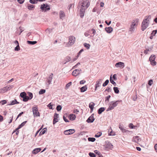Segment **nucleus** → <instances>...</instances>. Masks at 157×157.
I'll return each instance as SVG.
<instances>
[{
  "label": "nucleus",
  "instance_id": "1",
  "mask_svg": "<svg viewBox=\"0 0 157 157\" xmlns=\"http://www.w3.org/2000/svg\"><path fill=\"white\" fill-rule=\"evenodd\" d=\"M151 16L149 15L145 17L141 25V29L144 31L148 26L149 24V20L151 19Z\"/></svg>",
  "mask_w": 157,
  "mask_h": 157
},
{
  "label": "nucleus",
  "instance_id": "2",
  "mask_svg": "<svg viewBox=\"0 0 157 157\" xmlns=\"http://www.w3.org/2000/svg\"><path fill=\"white\" fill-rule=\"evenodd\" d=\"M121 100H118L116 101H112L109 103V106L106 110L107 111L113 109L115 107H116L118 103L121 102Z\"/></svg>",
  "mask_w": 157,
  "mask_h": 157
},
{
  "label": "nucleus",
  "instance_id": "3",
  "mask_svg": "<svg viewBox=\"0 0 157 157\" xmlns=\"http://www.w3.org/2000/svg\"><path fill=\"white\" fill-rule=\"evenodd\" d=\"M38 110V108L37 106L33 107L32 111L34 117L40 116V113Z\"/></svg>",
  "mask_w": 157,
  "mask_h": 157
},
{
  "label": "nucleus",
  "instance_id": "4",
  "mask_svg": "<svg viewBox=\"0 0 157 157\" xmlns=\"http://www.w3.org/2000/svg\"><path fill=\"white\" fill-rule=\"evenodd\" d=\"M40 9L42 11H46L50 9L49 6L47 4H43L41 5Z\"/></svg>",
  "mask_w": 157,
  "mask_h": 157
},
{
  "label": "nucleus",
  "instance_id": "5",
  "mask_svg": "<svg viewBox=\"0 0 157 157\" xmlns=\"http://www.w3.org/2000/svg\"><path fill=\"white\" fill-rule=\"evenodd\" d=\"M104 147L106 148L111 149L113 147V145L109 141H105V144L104 145Z\"/></svg>",
  "mask_w": 157,
  "mask_h": 157
},
{
  "label": "nucleus",
  "instance_id": "6",
  "mask_svg": "<svg viewBox=\"0 0 157 157\" xmlns=\"http://www.w3.org/2000/svg\"><path fill=\"white\" fill-rule=\"evenodd\" d=\"M82 71V70L81 69H76L73 71L72 74L73 75L76 76L80 74V71Z\"/></svg>",
  "mask_w": 157,
  "mask_h": 157
},
{
  "label": "nucleus",
  "instance_id": "7",
  "mask_svg": "<svg viewBox=\"0 0 157 157\" xmlns=\"http://www.w3.org/2000/svg\"><path fill=\"white\" fill-rule=\"evenodd\" d=\"M75 38L73 36H70L69 38V43L70 45H72L75 43Z\"/></svg>",
  "mask_w": 157,
  "mask_h": 157
},
{
  "label": "nucleus",
  "instance_id": "8",
  "mask_svg": "<svg viewBox=\"0 0 157 157\" xmlns=\"http://www.w3.org/2000/svg\"><path fill=\"white\" fill-rule=\"evenodd\" d=\"M94 113H93L90 116L88 117V118L86 121L87 123H93L94 121L95 120V118L94 117Z\"/></svg>",
  "mask_w": 157,
  "mask_h": 157
},
{
  "label": "nucleus",
  "instance_id": "9",
  "mask_svg": "<svg viewBox=\"0 0 157 157\" xmlns=\"http://www.w3.org/2000/svg\"><path fill=\"white\" fill-rule=\"evenodd\" d=\"M59 117V114L55 113L54 115V118L53 121V124H55L58 121V118Z\"/></svg>",
  "mask_w": 157,
  "mask_h": 157
},
{
  "label": "nucleus",
  "instance_id": "10",
  "mask_svg": "<svg viewBox=\"0 0 157 157\" xmlns=\"http://www.w3.org/2000/svg\"><path fill=\"white\" fill-rule=\"evenodd\" d=\"M115 66L117 67H119L121 68H123L124 67V64L123 62H119L115 64Z\"/></svg>",
  "mask_w": 157,
  "mask_h": 157
},
{
  "label": "nucleus",
  "instance_id": "11",
  "mask_svg": "<svg viewBox=\"0 0 157 157\" xmlns=\"http://www.w3.org/2000/svg\"><path fill=\"white\" fill-rule=\"evenodd\" d=\"M81 6L84 7L85 6L86 7V9H87L90 6V2H86L85 1H82V2H81Z\"/></svg>",
  "mask_w": 157,
  "mask_h": 157
},
{
  "label": "nucleus",
  "instance_id": "12",
  "mask_svg": "<svg viewBox=\"0 0 157 157\" xmlns=\"http://www.w3.org/2000/svg\"><path fill=\"white\" fill-rule=\"evenodd\" d=\"M85 10L83 7L81 6L80 10V16L81 18H82L84 15Z\"/></svg>",
  "mask_w": 157,
  "mask_h": 157
},
{
  "label": "nucleus",
  "instance_id": "13",
  "mask_svg": "<svg viewBox=\"0 0 157 157\" xmlns=\"http://www.w3.org/2000/svg\"><path fill=\"white\" fill-rule=\"evenodd\" d=\"M101 79H99L98 81L96 82V84L95 85V90H97L98 87H99L101 83Z\"/></svg>",
  "mask_w": 157,
  "mask_h": 157
},
{
  "label": "nucleus",
  "instance_id": "14",
  "mask_svg": "<svg viewBox=\"0 0 157 157\" xmlns=\"http://www.w3.org/2000/svg\"><path fill=\"white\" fill-rule=\"evenodd\" d=\"M41 149L40 148H37L34 149L32 151V153L33 154H36L40 152Z\"/></svg>",
  "mask_w": 157,
  "mask_h": 157
},
{
  "label": "nucleus",
  "instance_id": "15",
  "mask_svg": "<svg viewBox=\"0 0 157 157\" xmlns=\"http://www.w3.org/2000/svg\"><path fill=\"white\" fill-rule=\"evenodd\" d=\"M68 118L71 121H73L75 120L76 118V116L75 114H71L68 116Z\"/></svg>",
  "mask_w": 157,
  "mask_h": 157
},
{
  "label": "nucleus",
  "instance_id": "16",
  "mask_svg": "<svg viewBox=\"0 0 157 157\" xmlns=\"http://www.w3.org/2000/svg\"><path fill=\"white\" fill-rule=\"evenodd\" d=\"M65 16V15L64 12L62 10H60L59 13V18L60 19H63V18Z\"/></svg>",
  "mask_w": 157,
  "mask_h": 157
},
{
  "label": "nucleus",
  "instance_id": "17",
  "mask_svg": "<svg viewBox=\"0 0 157 157\" xmlns=\"http://www.w3.org/2000/svg\"><path fill=\"white\" fill-rule=\"evenodd\" d=\"M105 29L107 33H109L112 32L113 28L111 27H109L105 28Z\"/></svg>",
  "mask_w": 157,
  "mask_h": 157
},
{
  "label": "nucleus",
  "instance_id": "18",
  "mask_svg": "<svg viewBox=\"0 0 157 157\" xmlns=\"http://www.w3.org/2000/svg\"><path fill=\"white\" fill-rule=\"evenodd\" d=\"M137 25V24H136L135 22H132V24L131 25L129 29L130 31H133L135 29V26Z\"/></svg>",
  "mask_w": 157,
  "mask_h": 157
},
{
  "label": "nucleus",
  "instance_id": "19",
  "mask_svg": "<svg viewBox=\"0 0 157 157\" xmlns=\"http://www.w3.org/2000/svg\"><path fill=\"white\" fill-rule=\"evenodd\" d=\"M53 76V74L52 73H51V75H50L47 79V82L49 84H50L51 83L52 80V79Z\"/></svg>",
  "mask_w": 157,
  "mask_h": 157
},
{
  "label": "nucleus",
  "instance_id": "20",
  "mask_svg": "<svg viewBox=\"0 0 157 157\" xmlns=\"http://www.w3.org/2000/svg\"><path fill=\"white\" fill-rule=\"evenodd\" d=\"M87 89V86L86 85L81 87L80 88V90L81 92H84L86 91Z\"/></svg>",
  "mask_w": 157,
  "mask_h": 157
},
{
  "label": "nucleus",
  "instance_id": "21",
  "mask_svg": "<svg viewBox=\"0 0 157 157\" xmlns=\"http://www.w3.org/2000/svg\"><path fill=\"white\" fill-rule=\"evenodd\" d=\"M19 102H18L17 100L15 99L13 100L12 101H11L10 104H9L8 105H13L16 104H19Z\"/></svg>",
  "mask_w": 157,
  "mask_h": 157
},
{
  "label": "nucleus",
  "instance_id": "22",
  "mask_svg": "<svg viewBox=\"0 0 157 157\" xmlns=\"http://www.w3.org/2000/svg\"><path fill=\"white\" fill-rule=\"evenodd\" d=\"M71 60V58L69 56H67L65 58V59L63 61V64H66L67 63L69 62Z\"/></svg>",
  "mask_w": 157,
  "mask_h": 157
},
{
  "label": "nucleus",
  "instance_id": "23",
  "mask_svg": "<svg viewBox=\"0 0 157 157\" xmlns=\"http://www.w3.org/2000/svg\"><path fill=\"white\" fill-rule=\"evenodd\" d=\"M27 7L28 9L29 10H33L35 7V6L33 5L28 4V5Z\"/></svg>",
  "mask_w": 157,
  "mask_h": 157
},
{
  "label": "nucleus",
  "instance_id": "24",
  "mask_svg": "<svg viewBox=\"0 0 157 157\" xmlns=\"http://www.w3.org/2000/svg\"><path fill=\"white\" fill-rule=\"evenodd\" d=\"M105 109L104 107H101L98 110V113L99 114H101L102 112H104Z\"/></svg>",
  "mask_w": 157,
  "mask_h": 157
},
{
  "label": "nucleus",
  "instance_id": "25",
  "mask_svg": "<svg viewBox=\"0 0 157 157\" xmlns=\"http://www.w3.org/2000/svg\"><path fill=\"white\" fill-rule=\"evenodd\" d=\"M27 43L28 44L33 45L36 44L37 43V42L36 41H31L30 40H27Z\"/></svg>",
  "mask_w": 157,
  "mask_h": 157
},
{
  "label": "nucleus",
  "instance_id": "26",
  "mask_svg": "<svg viewBox=\"0 0 157 157\" xmlns=\"http://www.w3.org/2000/svg\"><path fill=\"white\" fill-rule=\"evenodd\" d=\"M47 131V128H44L40 132L39 136H40L44 134Z\"/></svg>",
  "mask_w": 157,
  "mask_h": 157
},
{
  "label": "nucleus",
  "instance_id": "27",
  "mask_svg": "<svg viewBox=\"0 0 157 157\" xmlns=\"http://www.w3.org/2000/svg\"><path fill=\"white\" fill-rule=\"evenodd\" d=\"M110 82L112 83L113 85L114 86H116V83L113 80L112 77V75H111L110 77Z\"/></svg>",
  "mask_w": 157,
  "mask_h": 157
},
{
  "label": "nucleus",
  "instance_id": "28",
  "mask_svg": "<svg viewBox=\"0 0 157 157\" xmlns=\"http://www.w3.org/2000/svg\"><path fill=\"white\" fill-rule=\"evenodd\" d=\"M94 153L98 155L99 157H103L101 152L97 150H95L94 151Z\"/></svg>",
  "mask_w": 157,
  "mask_h": 157
},
{
  "label": "nucleus",
  "instance_id": "29",
  "mask_svg": "<svg viewBox=\"0 0 157 157\" xmlns=\"http://www.w3.org/2000/svg\"><path fill=\"white\" fill-rule=\"evenodd\" d=\"M26 95L27 94L25 92H21L20 95V97L22 98V99L25 98Z\"/></svg>",
  "mask_w": 157,
  "mask_h": 157
},
{
  "label": "nucleus",
  "instance_id": "30",
  "mask_svg": "<svg viewBox=\"0 0 157 157\" xmlns=\"http://www.w3.org/2000/svg\"><path fill=\"white\" fill-rule=\"evenodd\" d=\"M113 89L115 94H118L119 93V90L118 87H114L113 88Z\"/></svg>",
  "mask_w": 157,
  "mask_h": 157
},
{
  "label": "nucleus",
  "instance_id": "31",
  "mask_svg": "<svg viewBox=\"0 0 157 157\" xmlns=\"http://www.w3.org/2000/svg\"><path fill=\"white\" fill-rule=\"evenodd\" d=\"M108 132V135L109 136H114L115 135V133L113 132L112 130L111 129V131H110L109 130Z\"/></svg>",
  "mask_w": 157,
  "mask_h": 157
},
{
  "label": "nucleus",
  "instance_id": "32",
  "mask_svg": "<svg viewBox=\"0 0 157 157\" xmlns=\"http://www.w3.org/2000/svg\"><path fill=\"white\" fill-rule=\"evenodd\" d=\"M27 94L28 95V98L30 100H31L33 97V94L32 93L30 92H28Z\"/></svg>",
  "mask_w": 157,
  "mask_h": 157
},
{
  "label": "nucleus",
  "instance_id": "33",
  "mask_svg": "<svg viewBox=\"0 0 157 157\" xmlns=\"http://www.w3.org/2000/svg\"><path fill=\"white\" fill-rule=\"evenodd\" d=\"M88 141L90 142H94L95 140V138L94 137H89L88 138Z\"/></svg>",
  "mask_w": 157,
  "mask_h": 157
},
{
  "label": "nucleus",
  "instance_id": "34",
  "mask_svg": "<svg viewBox=\"0 0 157 157\" xmlns=\"http://www.w3.org/2000/svg\"><path fill=\"white\" fill-rule=\"evenodd\" d=\"M155 56L154 55H151L149 58V61H152L153 60H155Z\"/></svg>",
  "mask_w": 157,
  "mask_h": 157
},
{
  "label": "nucleus",
  "instance_id": "35",
  "mask_svg": "<svg viewBox=\"0 0 157 157\" xmlns=\"http://www.w3.org/2000/svg\"><path fill=\"white\" fill-rule=\"evenodd\" d=\"M128 127L129 128L131 129L135 128L136 127H137L136 126H134L133 125V124L131 123L129 124Z\"/></svg>",
  "mask_w": 157,
  "mask_h": 157
},
{
  "label": "nucleus",
  "instance_id": "36",
  "mask_svg": "<svg viewBox=\"0 0 157 157\" xmlns=\"http://www.w3.org/2000/svg\"><path fill=\"white\" fill-rule=\"evenodd\" d=\"M102 135V132H99L94 135V137L96 138H98L100 137Z\"/></svg>",
  "mask_w": 157,
  "mask_h": 157
},
{
  "label": "nucleus",
  "instance_id": "37",
  "mask_svg": "<svg viewBox=\"0 0 157 157\" xmlns=\"http://www.w3.org/2000/svg\"><path fill=\"white\" fill-rule=\"evenodd\" d=\"M95 104L93 102H91L89 104V106L90 108H94Z\"/></svg>",
  "mask_w": 157,
  "mask_h": 157
},
{
  "label": "nucleus",
  "instance_id": "38",
  "mask_svg": "<svg viewBox=\"0 0 157 157\" xmlns=\"http://www.w3.org/2000/svg\"><path fill=\"white\" fill-rule=\"evenodd\" d=\"M109 83V80L108 79L106 80L105 82L103 84L102 86L103 87H105L106 86H107L108 83Z\"/></svg>",
  "mask_w": 157,
  "mask_h": 157
},
{
  "label": "nucleus",
  "instance_id": "39",
  "mask_svg": "<svg viewBox=\"0 0 157 157\" xmlns=\"http://www.w3.org/2000/svg\"><path fill=\"white\" fill-rule=\"evenodd\" d=\"M30 100L28 98V96L27 95L23 98L22 99V101L24 102H27Z\"/></svg>",
  "mask_w": 157,
  "mask_h": 157
},
{
  "label": "nucleus",
  "instance_id": "40",
  "mask_svg": "<svg viewBox=\"0 0 157 157\" xmlns=\"http://www.w3.org/2000/svg\"><path fill=\"white\" fill-rule=\"evenodd\" d=\"M122 132L123 133H125L126 134H128L130 132V131L128 130L125 129L124 128L123 129L121 130Z\"/></svg>",
  "mask_w": 157,
  "mask_h": 157
},
{
  "label": "nucleus",
  "instance_id": "41",
  "mask_svg": "<svg viewBox=\"0 0 157 157\" xmlns=\"http://www.w3.org/2000/svg\"><path fill=\"white\" fill-rule=\"evenodd\" d=\"M122 132L123 133H125L126 134H128L130 132V131L128 130L125 129L124 128L123 129L121 130Z\"/></svg>",
  "mask_w": 157,
  "mask_h": 157
},
{
  "label": "nucleus",
  "instance_id": "42",
  "mask_svg": "<svg viewBox=\"0 0 157 157\" xmlns=\"http://www.w3.org/2000/svg\"><path fill=\"white\" fill-rule=\"evenodd\" d=\"M46 92V90L45 89H41L39 91V94H42Z\"/></svg>",
  "mask_w": 157,
  "mask_h": 157
},
{
  "label": "nucleus",
  "instance_id": "43",
  "mask_svg": "<svg viewBox=\"0 0 157 157\" xmlns=\"http://www.w3.org/2000/svg\"><path fill=\"white\" fill-rule=\"evenodd\" d=\"M84 46L87 49H89L90 46V45L89 44H87L86 43H85L84 44Z\"/></svg>",
  "mask_w": 157,
  "mask_h": 157
},
{
  "label": "nucleus",
  "instance_id": "44",
  "mask_svg": "<svg viewBox=\"0 0 157 157\" xmlns=\"http://www.w3.org/2000/svg\"><path fill=\"white\" fill-rule=\"evenodd\" d=\"M30 3L33 4H36L37 3V0H29V1Z\"/></svg>",
  "mask_w": 157,
  "mask_h": 157
},
{
  "label": "nucleus",
  "instance_id": "45",
  "mask_svg": "<svg viewBox=\"0 0 157 157\" xmlns=\"http://www.w3.org/2000/svg\"><path fill=\"white\" fill-rule=\"evenodd\" d=\"M91 32H92V33L94 34V36L95 34L96 31L94 29H92L90 30L89 31L88 33H91Z\"/></svg>",
  "mask_w": 157,
  "mask_h": 157
},
{
  "label": "nucleus",
  "instance_id": "46",
  "mask_svg": "<svg viewBox=\"0 0 157 157\" xmlns=\"http://www.w3.org/2000/svg\"><path fill=\"white\" fill-rule=\"evenodd\" d=\"M62 106L60 105H58L56 108V109L58 111H60L62 109Z\"/></svg>",
  "mask_w": 157,
  "mask_h": 157
},
{
  "label": "nucleus",
  "instance_id": "47",
  "mask_svg": "<svg viewBox=\"0 0 157 157\" xmlns=\"http://www.w3.org/2000/svg\"><path fill=\"white\" fill-rule=\"evenodd\" d=\"M148 48V46H145V48L146 49L144 50V53L145 54H147L148 51L150 52V49H147Z\"/></svg>",
  "mask_w": 157,
  "mask_h": 157
},
{
  "label": "nucleus",
  "instance_id": "48",
  "mask_svg": "<svg viewBox=\"0 0 157 157\" xmlns=\"http://www.w3.org/2000/svg\"><path fill=\"white\" fill-rule=\"evenodd\" d=\"M89 155L90 157H96V155L92 152H90L89 153Z\"/></svg>",
  "mask_w": 157,
  "mask_h": 157
},
{
  "label": "nucleus",
  "instance_id": "49",
  "mask_svg": "<svg viewBox=\"0 0 157 157\" xmlns=\"http://www.w3.org/2000/svg\"><path fill=\"white\" fill-rule=\"evenodd\" d=\"M68 131H69V133H70V135L71 134H73L75 132V130L74 129H68Z\"/></svg>",
  "mask_w": 157,
  "mask_h": 157
},
{
  "label": "nucleus",
  "instance_id": "50",
  "mask_svg": "<svg viewBox=\"0 0 157 157\" xmlns=\"http://www.w3.org/2000/svg\"><path fill=\"white\" fill-rule=\"evenodd\" d=\"M157 29L154 30L152 32V33H151V35H153V36H155V34H156V33H157Z\"/></svg>",
  "mask_w": 157,
  "mask_h": 157
},
{
  "label": "nucleus",
  "instance_id": "51",
  "mask_svg": "<svg viewBox=\"0 0 157 157\" xmlns=\"http://www.w3.org/2000/svg\"><path fill=\"white\" fill-rule=\"evenodd\" d=\"M43 125L37 131V132H36V134H35V136H36L37 134H38V133H39V132L42 129V128H43Z\"/></svg>",
  "mask_w": 157,
  "mask_h": 157
},
{
  "label": "nucleus",
  "instance_id": "52",
  "mask_svg": "<svg viewBox=\"0 0 157 157\" xmlns=\"http://www.w3.org/2000/svg\"><path fill=\"white\" fill-rule=\"evenodd\" d=\"M151 62V64L152 65L155 66L156 65V62L155 61V60H153L152 61H150Z\"/></svg>",
  "mask_w": 157,
  "mask_h": 157
},
{
  "label": "nucleus",
  "instance_id": "53",
  "mask_svg": "<svg viewBox=\"0 0 157 157\" xmlns=\"http://www.w3.org/2000/svg\"><path fill=\"white\" fill-rule=\"evenodd\" d=\"M20 50V48L19 45H17V46L15 48L14 50L15 51H18Z\"/></svg>",
  "mask_w": 157,
  "mask_h": 157
},
{
  "label": "nucleus",
  "instance_id": "54",
  "mask_svg": "<svg viewBox=\"0 0 157 157\" xmlns=\"http://www.w3.org/2000/svg\"><path fill=\"white\" fill-rule=\"evenodd\" d=\"M84 51L83 49H81L77 54V57H78L80 55L81 53Z\"/></svg>",
  "mask_w": 157,
  "mask_h": 157
},
{
  "label": "nucleus",
  "instance_id": "55",
  "mask_svg": "<svg viewBox=\"0 0 157 157\" xmlns=\"http://www.w3.org/2000/svg\"><path fill=\"white\" fill-rule=\"evenodd\" d=\"M7 103L6 100H3L0 101V103L2 104V105H4Z\"/></svg>",
  "mask_w": 157,
  "mask_h": 157
},
{
  "label": "nucleus",
  "instance_id": "56",
  "mask_svg": "<svg viewBox=\"0 0 157 157\" xmlns=\"http://www.w3.org/2000/svg\"><path fill=\"white\" fill-rule=\"evenodd\" d=\"M153 81L152 79H151L148 81V84L150 86H151L153 84Z\"/></svg>",
  "mask_w": 157,
  "mask_h": 157
},
{
  "label": "nucleus",
  "instance_id": "57",
  "mask_svg": "<svg viewBox=\"0 0 157 157\" xmlns=\"http://www.w3.org/2000/svg\"><path fill=\"white\" fill-rule=\"evenodd\" d=\"M47 106L50 109H52V102L49 103L47 105Z\"/></svg>",
  "mask_w": 157,
  "mask_h": 157
},
{
  "label": "nucleus",
  "instance_id": "58",
  "mask_svg": "<svg viewBox=\"0 0 157 157\" xmlns=\"http://www.w3.org/2000/svg\"><path fill=\"white\" fill-rule=\"evenodd\" d=\"M111 97V96L110 95H109L108 96L105 97V101H109V98Z\"/></svg>",
  "mask_w": 157,
  "mask_h": 157
},
{
  "label": "nucleus",
  "instance_id": "59",
  "mask_svg": "<svg viewBox=\"0 0 157 157\" xmlns=\"http://www.w3.org/2000/svg\"><path fill=\"white\" fill-rule=\"evenodd\" d=\"M68 129L65 131L64 132V133L65 135H70V133L69 132Z\"/></svg>",
  "mask_w": 157,
  "mask_h": 157
},
{
  "label": "nucleus",
  "instance_id": "60",
  "mask_svg": "<svg viewBox=\"0 0 157 157\" xmlns=\"http://www.w3.org/2000/svg\"><path fill=\"white\" fill-rule=\"evenodd\" d=\"M24 112H22L20 113H19L17 115L15 121H16L17 119L18 118L20 117H21L23 114H24Z\"/></svg>",
  "mask_w": 157,
  "mask_h": 157
},
{
  "label": "nucleus",
  "instance_id": "61",
  "mask_svg": "<svg viewBox=\"0 0 157 157\" xmlns=\"http://www.w3.org/2000/svg\"><path fill=\"white\" fill-rule=\"evenodd\" d=\"M63 118L64 120V121L66 122H69V120L67 119L66 117L65 116H63Z\"/></svg>",
  "mask_w": 157,
  "mask_h": 157
},
{
  "label": "nucleus",
  "instance_id": "62",
  "mask_svg": "<svg viewBox=\"0 0 157 157\" xmlns=\"http://www.w3.org/2000/svg\"><path fill=\"white\" fill-rule=\"evenodd\" d=\"M17 2L20 4H23L24 1L25 0H17Z\"/></svg>",
  "mask_w": 157,
  "mask_h": 157
},
{
  "label": "nucleus",
  "instance_id": "63",
  "mask_svg": "<svg viewBox=\"0 0 157 157\" xmlns=\"http://www.w3.org/2000/svg\"><path fill=\"white\" fill-rule=\"evenodd\" d=\"M71 82H70L67 84L66 86V87L67 88H68L71 85Z\"/></svg>",
  "mask_w": 157,
  "mask_h": 157
},
{
  "label": "nucleus",
  "instance_id": "64",
  "mask_svg": "<svg viewBox=\"0 0 157 157\" xmlns=\"http://www.w3.org/2000/svg\"><path fill=\"white\" fill-rule=\"evenodd\" d=\"M6 86V88H7V90H10L13 87V86Z\"/></svg>",
  "mask_w": 157,
  "mask_h": 157
}]
</instances>
